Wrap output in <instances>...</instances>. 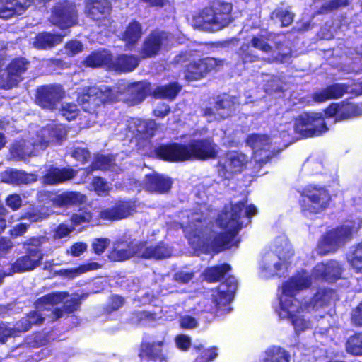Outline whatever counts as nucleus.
<instances>
[{"instance_id":"a878e982","label":"nucleus","mask_w":362,"mask_h":362,"mask_svg":"<svg viewBox=\"0 0 362 362\" xmlns=\"http://www.w3.org/2000/svg\"><path fill=\"white\" fill-rule=\"evenodd\" d=\"M139 56L129 54H120L115 58L111 57L110 71L117 73H128L134 71L139 64Z\"/></svg>"},{"instance_id":"473e14b6","label":"nucleus","mask_w":362,"mask_h":362,"mask_svg":"<svg viewBox=\"0 0 362 362\" xmlns=\"http://www.w3.org/2000/svg\"><path fill=\"white\" fill-rule=\"evenodd\" d=\"M143 35V28L140 22L132 19L122 33V40L125 46L132 49L139 42Z\"/></svg>"},{"instance_id":"864d4df0","label":"nucleus","mask_w":362,"mask_h":362,"mask_svg":"<svg viewBox=\"0 0 362 362\" xmlns=\"http://www.w3.org/2000/svg\"><path fill=\"white\" fill-rule=\"evenodd\" d=\"M93 218L92 213L86 209H80L77 213L71 216V221L74 226H78L83 223H89Z\"/></svg>"},{"instance_id":"1a4fd4ad","label":"nucleus","mask_w":362,"mask_h":362,"mask_svg":"<svg viewBox=\"0 0 362 362\" xmlns=\"http://www.w3.org/2000/svg\"><path fill=\"white\" fill-rule=\"evenodd\" d=\"M296 132L305 138L319 136L328 131L327 123L322 114L303 112L295 119Z\"/></svg>"},{"instance_id":"8fccbe9b","label":"nucleus","mask_w":362,"mask_h":362,"mask_svg":"<svg viewBox=\"0 0 362 362\" xmlns=\"http://www.w3.org/2000/svg\"><path fill=\"white\" fill-rule=\"evenodd\" d=\"M35 46L37 49H45L55 45L54 36L49 33H39L35 40Z\"/></svg>"},{"instance_id":"39448f33","label":"nucleus","mask_w":362,"mask_h":362,"mask_svg":"<svg viewBox=\"0 0 362 362\" xmlns=\"http://www.w3.org/2000/svg\"><path fill=\"white\" fill-rule=\"evenodd\" d=\"M165 333L144 334L139 344L138 356L141 361L151 362H167L165 351L167 345Z\"/></svg>"},{"instance_id":"58836bf2","label":"nucleus","mask_w":362,"mask_h":362,"mask_svg":"<svg viewBox=\"0 0 362 362\" xmlns=\"http://www.w3.org/2000/svg\"><path fill=\"white\" fill-rule=\"evenodd\" d=\"M236 54L238 61L242 64H252L260 60L259 54L252 49V46L250 42L243 43L236 50Z\"/></svg>"},{"instance_id":"72a5a7b5","label":"nucleus","mask_w":362,"mask_h":362,"mask_svg":"<svg viewBox=\"0 0 362 362\" xmlns=\"http://www.w3.org/2000/svg\"><path fill=\"white\" fill-rule=\"evenodd\" d=\"M182 89V86L177 81L156 86L151 92V95L156 99H163L168 101L175 100Z\"/></svg>"},{"instance_id":"c9c22d12","label":"nucleus","mask_w":362,"mask_h":362,"mask_svg":"<svg viewBox=\"0 0 362 362\" xmlns=\"http://www.w3.org/2000/svg\"><path fill=\"white\" fill-rule=\"evenodd\" d=\"M49 215L50 210L48 207L44 206H32L22 212L18 219L28 220L30 223H33L42 221L47 218Z\"/></svg>"},{"instance_id":"69168bd1","label":"nucleus","mask_w":362,"mask_h":362,"mask_svg":"<svg viewBox=\"0 0 362 362\" xmlns=\"http://www.w3.org/2000/svg\"><path fill=\"white\" fill-rule=\"evenodd\" d=\"M64 48L69 56H74L83 50V44L77 40H71L66 42Z\"/></svg>"},{"instance_id":"e2e57ef3","label":"nucleus","mask_w":362,"mask_h":362,"mask_svg":"<svg viewBox=\"0 0 362 362\" xmlns=\"http://www.w3.org/2000/svg\"><path fill=\"white\" fill-rule=\"evenodd\" d=\"M5 203L12 211L18 210L23 205L21 196L16 193L8 195L5 199Z\"/></svg>"},{"instance_id":"7c9ffc66","label":"nucleus","mask_w":362,"mask_h":362,"mask_svg":"<svg viewBox=\"0 0 362 362\" xmlns=\"http://www.w3.org/2000/svg\"><path fill=\"white\" fill-rule=\"evenodd\" d=\"M45 318L40 313L35 310L30 311L16 322L13 327H11L12 332H13V337H17L20 333L29 331L33 325L42 324Z\"/></svg>"},{"instance_id":"4be33fe9","label":"nucleus","mask_w":362,"mask_h":362,"mask_svg":"<svg viewBox=\"0 0 362 362\" xmlns=\"http://www.w3.org/2000/svg\"><path fill=\"white\" fill-rule=\"evenodd\" d=\"M305 280L301 277H291L283 283L282 293L284 297L279 298V308L281 309V303H286L287 307H293L296 301V294L302 289L307 288Z\"/></svg>"},{"instance_id":"338daca9","label":"nucleus","mask_w":362,"mask_h":362,"mask_svg":"<svg viewBox=\"0 0 362 362\" xmlns=\"http://www.w3.org/2000/svg\"><path fill=\"white\" fill-rule=\"evenodd\" d=\"M8 181L14 184L25 183L27 174L22 170H11L8 173Z\"/></svg>"},{"instance_id":"393cba45","label":"nucleus","mask_w":362,"mask_h":362,"mask_svg":"<svg viewBox=\"0 0 362 362\" xmlns=\"http://www.w3.org/2000/svg\"><path fill=\"white\" fill-rule=\"evenodd\" d=\"M42 195L53 202L54 206L59 207L78 205L85 202L86 196L79 192L68 191L54 197L53 193L49 191L44 192Z\"/></svg>"},{"instance_id":"423d86ee","label":"nucleus","mask_w":362,"mask_h":362,"mask_svg":"<svg viewBox=\"0 0 362 362\" xmlns=\"http://www.w3.org/2000/svg\"><path fill=\"white\" fill-rule=\"evenodd\" d=\"M233 4L221 0L214 1L209 8L201 13V23L203 26L216 27L221 30L233 22Z\"/></svg>"},{"instance_id":"6e6d98bb","label":"nucleus","mask_w":362,"mask_h":362,"mask_svg":"<svg viewBox=\"0 0 362 362\" xmlns=\"http://www.w3.org/2000/svg\"><path fill=\"white\" fill-rule=\"evenodd\" d=\"M349 4L348 0H331L329 2L322 5L318 11L317 14L328 13L334 10L346 6Z\"/></svg>"},{"instance_id":"09e8293b","label":"nucleus","mask_w":362,"mask_h":362,"mask_svg":"<svg viewBox=\"0 0 362 362\" xmlns=\"http://www.w3.org/2000/svg\"><path fill=\"white\" fill-rule=\"evenodd\" d=\"M348 262L356 273L362 274V244L356 247Z\"/></svg>"},{"instance_id":"c85d7f7f","label":"nucleus","mask_w":362,"mask_h":362,"mask_svg":"<svg viewBox=\"0 0 362 362\" xmlns=\"http://www.w3.org/2000/svg\"><path fill=\"white\" fill-rule=\"evenodd\" d=\"M344 269L342 265L337 260L331 259L326 263L317 265V274L325 281L334 283L340 279Z\"/></svg>"},{"instance_id":"2eb2a0df","label":"nucleus","mask_w":362,"mask_h":362,"mask_svg":"<svg viewBox=\"0 0 362 362\" xmlns=\"http://www.w3.org/2000/svg\"><path fill=\"white\" fill-rule=\"evenodd\" d=\"M139 242L119 238L113 243L107 258L112 262H123L132 257L139 258Z\"/></svg>"},{"instance_id":"4468645a","label":"nucleus","mask_w":362,"mask_h":362,"mask_svg":"<svg viewBox=\"0 0 362 362\" xmlns=\"http://www.w3.org/2000/svg\"><path fill=\"white\" fill-rule=\"evenodd\" d=\"M64 93L61 86L48 84L38 86L36 89L35 100L43 109L53 110L62 100Z\"/></svg>"},{"instance_id":"6e6552de","label":"nucleus","mask_w":362,"mask_h":362,"mask_svg":"<svg viewBox=\"0 0 362 362\" xmlns=\"http://www.w3.org/2000/svg\"><path fill=\"white\" fill-rule=\"evenodd\" d=\"M185 154L186 161L216 159L218 146L211 137L193 139L185 144Z\"/></svg>"},{"instance_id":"c03bdc74","label":"nucleus","mask_w":362,"mask_h":362,"mask_svg":"<svg viewBox=\"0 0 362 362\" xmlns=\"http://www.w3.org/2000/svg\"><path fill=\"white\" fill-rule=\"evenodd\" d=\"M346 351L352 356H362V332H355L346 340Z\"/></svg>"},{"instance_id":"bf43d9fd","label":"nucleus","mask_w":362,"mask_h":362,"mask_svg":"<svg viewBox=\"0 0 362 362\" xmlns=\"http://www.w3.org/2000/svg\"><path fill=\"white\" fill-rule=\"evenodd\" d=\"M87 297V294H82L76 298H71L64 302L63 305L64 313L71 314L78 310L81 305V300Z\"/></svg>"},{"instance_id":"6ab92c4d","label":"nucleus","mask_w":362,"mask_h":362,"mask_svg":"<svg viewBox=\"0 0 362 362\" xmlns=\"http://www.w3.org/2000/svg\"><path fill=\"white\" fill-rule=\"evenodd\" d=\"M173 183L171 177L153 172L145 175L144 188L151 193L166 194L170 191Z\"/></svg>"},{"instance_id":"b1692460","label":"nucleus","mask_w":362,"mask_h":362,"mask_svg":"<svg viewBox=\"0 0 362 362\" xmlns=\"http://www.w3.org/2000/svg\"><path fill=\"white\" fill-rule=\"evenodd\" d=\"M348 89L349 85L346 83H332L313 93L312 98L315 102L319 103L339 99L348 93Z\"/></svg>"},{"instance_id":"f03ea898","label":"nucleus","mask_w":362,"mask_h":362,"mask_svg":"<svg viewBox=\"0 0 362 362\" xmlns=\"http://www.w3.org/2000/svg\"><path fill=\"white\" fill-rule=\"evenodd\" d=\"M48 240L44 235L33 236L22 243L23 255L11 265L8 274L31 272L39 267L44 258L42 245Z\"/></svg>"},{"instance_id":"ddd939ff","label":"nucleus","mask_w":362,"mask_h":362,"mask_svg":"<svg viewBox=\"0 0 362 362\" xmlns=\"http://www.w3.org/2000/svg\"><path fill=\"white\" fill-rule=\"evenodd\" d=\"M327 118L335 117L337 121H343L362 115V103H354L346 100L333 103L324 110Z\"/></svg>"},{"instance_id":"dca6fc26","label":"nucleus","mask_w":362,"mask_h":362,"mask_svg":"<svg viewBox=\"0 0 362 362\" xmlns=\"http://www.w3.org/2000/svg\"><path fill=\"white\" fill-rule=\"evenodd\" d=\"M238 288V281L233 276H227L212 294V300L217 310L226 307L232 300Z\"/></svg>"},{"instance_id":"2f4dec72","label":"nucleus","mask_w":362,"mask_h":362,"mask_svg":"<svg viewBox=\"0 0 362 362\" xmlns=\"http://www.w3.org/2000/svg\"><path fill=\"white\" fill-rule=\"evenodd\" d=\"M33 3V0H0V18H8L15 13H22Z\"/></svg>"},{"instance_id":"f3484780","label":"nucleus","mask_w":362,"mask_h":362,"mask_svg":"<svg viewBox=\"0 0 362 362\" xmlns=\"http://www.w3.org/2000/svg\"><path fill=\"white\" fill-rule=\"evenodd\" d=\"M154 157L168 163H182L186 161L185 144L168 142L158 145L153 149Z\"/></svg>"},{"instance_id":"4d7b16f0","label":"nucleus","mask_w":362,"mask_h":362,"mask_svg":"<svg viewBox=\"0 0 362 362\" xmlns=\"http://www.w3.org/2000/svg\"><path fill=\"white\" fill-rule=\"evenodd\" d=\"M125 303V298L118 294H112L109 297L108 302L105 307V310L111 313L112 312L118 310Z\"/></svg>"},{"instance_id":"e433bc0d","label":"nucleus","mask_w":362,"mask_h":362,"mask_svg":"<svg viewBox=\"0 0 362 362\" xmlns=\"http://www.w3.org/2000/svg\"><path fill=\"white\" fill-rule=\"evenodd\" d=\"M334 293V291L332 289H318L313 295L310 300V305L312 306L313 309L318 310L321 308L329 305Z\"/></svg>"},{"instance_id":"5701e85b","label":"nucleus","mask_w":362,"mask_h":362,"mask_svg":"<svg viewBox=\"0 0 362 362\" xmlns=\"http://www.w3.org/2000/svg\"><path fill=\"white\" fill-rule=\"evenodd\" d=\"M139 258L163 259L170 257L171 252L163 242L148 245L147 241H139Z\"/></svg>"},{"instance_id":"bb28decb","label":"nucleus","mask_w":362,"mask_h":362,"mask_svg":"<svg viewBox=\"0 0 362 362\" xmlns=\"http://www.w3.org/2000/svg\"><path fill=\"white\" fill-rule=\"evenodd\" d=\"M112 54L110 50L100 48L92 51L82 62L85 67L97 69L104 67L110 71Z\"/></svg>"},{"instance_id":"9d476101","label":"nucleus","mask_w":362,"mask_h":362,"mask_svg":"<svg viewBox=\"0 0 362 362\" xmlns=\"http://www.w3.org/2000/svg\"><path fill=\"white\" fill-rule=\"evenodd\" d=\"M51 23L61 30L68 29L78 22V13L75 3L62 0L54 4L49 18Z\"/></svg>"},{"instance_id":"3c124183","label":"nucleus","mask_w":362,"mask_h":362,"mask_svg":"<svg viewBox=\"0 0 362 362\" xmlns=\"http://www.w3.org/2000/svg\"><path fill=\"white\" fill-rule=\"evenodd\" d=\"M268 140L269 137L267 135L252 133L247 136L245 141L252 149H256L265 145Z\"/></svg>"},{"instance_id":"680f3d73","label":"nucleus","mask_w":362,"mask_h":362,"mask_svg":"<svg viewBox=\"0 0 362 362\" xmlns=\"http://www.w3.org/2000/svg\"><path fill=\"white\" fill-rule=\"evenodd\" d=\"M49 134L57 141H62L66 139L67 131L64 125L54 124L49 129Z\"/></svg>"},{"instance_id":"5fc2aeb1","label":"nucleus","mask_w":362,"mask_h":362,"mask_svg":"<svg viewBox=\"0 0 362 362\" xmlns=\"http://www.w3.org/2000/svg\"><path fill=\"white\" fill-rule=\"evenodd\" d=\"M112 165V159L106 155L96 156L90 167L92 170H108Z\"/></svg>"},{"instance_id":"79ce46f5","label":"nucleus","mask_w":362,"mask_h":362,"mask_svg":"<svg viewBox=\"0 0 362 362\" xmlns=\"http://www.w3.org/2000/svg\"><path fill=\"white\" fill-rule=\"evenodd\" d=\"M150 86L149 83H143L141 81L133 83L129 87L132 100L136 103L144 101L148 95Z\"/></svg>"},{"instance_id":"a18cd8bd","label":"nucleus","mask_w":362,"mask_h":362,"mask_svg":"<svg viewBox=\"0 0 362 362\" xmlns=\"http://www.w3.org/2000/svg\"><path fill=\"white\" fill-rule=\"evenodd\" d=\"M100 267L97 262H91L87 264L81 265L77 268L70 269H61L57 274L61 276H66L71 279L76 277V276L86 272L90 270H94Z\"/></svg>"},{"instance_id":"f8f14e48","label":"nucleus","mask_w":362,"mask_h":362,"mask_svg":"<svg viewBox=\"0 0 362 362\" xmlns=\"http://www.w3.org/2000/svg\"><path fill=\"white\" fill-rule=\"evenodd\" d=\"M169 42V33L159 28H155L146 36L139 50L141 59L153 58L158 56Z\"/></svg>"},{"instance_id":"f704fd0d","label":"nucleus","mask_w":362,"mask_h":362,"mask_svg":"<svg viewBox=\"0 0 362 362\" xmlns=\"http://www.w3.org/2000/svg\"><path fill=\"white\" fill-rule=\"evenodd\" d=\"M292 307H287V304L281 303V309H278L276 312L279 316L282 318H289L294 327L295 332L299 334L309 328V321L306 320L303 316L293 313L291 310Z\"/></svg>"},{"instance_id":"7ed1b4c3","label":"nucleus","mask_w":362,"mask_h":362,"mask_svg":"<svg viewBox=\"0 0 362 362\" xmlns=\"http://www.w3.org/2000/svg\"><path fill=\"white\" fill-rule=\"evenodd\" d=\"M299 205L301 213L305 216L316 215L327 210L332 201V195L325 185L308 184L300 192Z\"/></svg>"},{"instance_id":"a19ab883","label":"nucleus","mask_w":362,"mask_h":362,"mask_svg":"<svg viewBox=\"0 0 362 362\" xmlns=\"http://www.w3.org/2000/svg\"><path fill=\"white\" fill-rule=\"evenodd\" d=\"M230 270L231 266L227 263H223L206 268L205 276L209 282H217Z\"/></svg>"},{"instance_id":"ea45409f","label":"nucleus","mask_w":362,"mask_h":362,"mask_svg":"<svg viewBox=\"0 0 362 362\" xmlns=\"http://www.w3.org/2000/svg\"><path fill=\"white\" fill-rule=\"evenodd\" d=\"M290 354L279 346L269 347L265 351L264 362H289Z\"/></svg>"},{"instance_id":"de8ad7c7","label":"nucleus","mask_w":362,"mask_h":362,"mask_svg":"<svg viewBox=\"0 0 362 362\" xmlns=\"http://www.w3.org/2000/svg\"><path fill=\"white\" fill-rule=\"evenodd\" d=\"M272 17L279 19L281 27H287L293 22L294 14L282 8H277L272 11Z\"/></svg>"},{"instance_id":"c756f323","label":"nucleus","mask_w":362,"mask_h":362,"mask_svg":"<svg viewBox=\"0 0 362 362\" xmlns=\"http://www.w3.org/2000/svg\"><path fill=\"white\" fill-rule=\"evenodd\" d=\"M76 172L71 168L50 167L43 176L44 181L47 185H57L73 179Z\"/></svg>"},{"instance_id":"9b49d317","label":"nucleus","mask_w":362,"mask_h":362,"mask_svg":"<svg viewBox=\"0 0 362 362\" xmlns=\"http://www.w3.org/2000/svg\"><path fill=\"white\" fill-rule=\"evenodd\" d=\"M351 235V229L345 226H337L326 231L317 243L318 255L324 256L335 252L340 244L344 243Z\"/></svg>"},{"instance_id":"4c0bfd02","label":"nucleus","mask_w":362,"mask_h":362,"mask_svg":"<svg viewBox=\"0 0 362 362\" xmlns=\"http://www.w3.org/2000/svg\"><path fill=\"white\" fill-rule=\"evenodd\" d=\"M275 35L272 33H266L264 34H258L252 36L250 43L252 47L260 50L264 53H270L273 51L269 42L273 41Z\"/></svg>"},{"instance_id":"774afa93","label":"nucleus","mask_w":362,"mask_h":362,"mask_svg":"<svg viewBox=\"0 0 362 362\" xmlns=\"http://www.w3.org/2000/svg\"><path fill=\"white\" fill-rule=\"evenodd\" d=\"M30 225L21 222L16 224L9 231L11 237L15 238L24 235L28 230Z\"/></svg>"},{"instance_id":"603ef678","label":"nucleus","mask_w":362,"mask_h":362,"mask_svg":"<svg viewBox=\"0 0 362 362\" xmlns=\"http://www.w3.org/2000/svg\"><path fill=\"white\" fill-rule=\"evenodd\" d=\"M94 191L99 196H106L109 194L111 187L108 182L102 177L95 176L91 182Z\"/></svg>"},{"instance_id":"20e7f679","label":"nucleus","mask_w":362,"mask_h":362,"mask_svg":"<svg viewBox=\"0 0 362 362\" xmlns=\"http://www.w3.org/2000/svg\"><path fill=\"white\" fill-rule=\"evenodd\" d=\"M182 74L187 81H197L217 71L223 66L224 61L213 57H196L189 54L184 60Z\"/></svg>"},{"instance_id":"f257e3e1","label":"nucleus","mask_w":362,"mask_h":362,"mask_svg":"<svg viewBox=\"0 0 362 362\" xmlns=\"http://www.w3.org/2000/svg\"><path fill=\"white\" fill-rule=\"evenodd\" d=\"M247 199L240 200L231 206L230 211H223L217 218L220 228L227 230L225 232H213L206 238V248L217 254L238 247L239 240H235L238 231L242 228L241 214L244 209Z\"/></svg>"},{"instance_id":"49530a36","label":"nucleus","mask_w":362,"mask_h":362,"mask_svg":"<svg viewBox=\"0 0 362 362\" xmlns=\"http://www.w3.org/2000/svg\"><path fill=\"white\" fill-rule=\"evenodd\" d=\"M60 300L61 293H50L37 298L35 306L39 310H45L49 309V306L56 305Z\"/></svg>"},{"instance_id":"cd10ccee","label":"nucleus","mask_w":362,"mask_h":362,"mask_svg":"<svg viewBox=\"0 0 362 362\" xmlns=\"http://www.w3.org/2000/svg\"><path fill=\"white\" fill-rule=\"evenodd\" d=\"M158 127V124L153 119H139L135 124L134 137L138 143H150Z\"/></svg>"},{"instance_id":"0e129e2a","label":"nucleus","mask_w":362,"mask_h":362,"mask_svg":"<svg viewBox=\"0 0 362 362\" xmlns=\"http://www.w3.org/2000/svg\"><path fill=\"white\" fill-rule=\"evenodd\" d=\"M61 113L66 120H73L78 115L77 106L75 104L66 103L65 105L62 106L61 109Z\"/></svg>"},{"instance_id":"a211bd4d","label":"nucleus","mask_w":362,"mask_h":362,"mask_svg":"<svg viewBox=\"0 0 362 362\" xmlns=\"http://www.w3.org/2000/svg\"><path fill=\"white\" fill-rule=\"evenodd\" d=\"M80 101L86 108H95L105 103H113L117 98L110 88H105L104 90L92 88L81 96Z\"/></svg>"},{"instance_id":"aec40b11","label":"nucleus","mask_w":362,"mask_h":362,"mask_svg":"<svg viewBox=\"0 0 362 362\" xmlns=\"http://www.w3.org/2000/svg\"><path fill=\"white\" fill-rule=\"evenodd\" d=\"M134 209V206L130 201L119 200L110 207L102 209L99 217L103 220L119 221L131 216Z\"/></svg>"},{"instance_id":"412c9836","label":"nucleus","mask_w":362,"mask_h":362,"mask_svg":"<svg viewBox=\"0 0 362 362\" xmlns=\"http://www.w3.org/2000/svg\"><path fill=\"white\" fill-rule=\"evenodd\" d=\"M84 8L88 18L101 22L108 18L112 5L109 0H85Z\"/></svg>"},{"instance_id":"0eeeda50","label":"nucleus","mask_w":362,"mask_h":362,"mask_svg":"<svg viewBox=\"0 0 362 362\" xmlns=\"http://www.w3.org/2000/svg\"><path fill=\"white\" fill-rule=\"evenodd\" d=\"M249 156L240 150L226 151L217 163L218 171L226 179L241 174L247 168Z\"/></svg>"},{"instance_id":"052dcab7","label":"nucleus","mask_w":362,"mask_h":362,"mask_svg":"<svg viewBox=\"0 0 362 362\" xmlns=\"http://www.w3.org/2000/svg\"><path fill=\"white\" fill-rule=\"evenodd\" d=\"M110 242L107 238H95L91 244L93 252L98 255H102L108 247Z\"/></svg>"},{"instance_id":"13d9d810","label":"nucleus","mask_w":362,"mask_h":362,"mask_svg":"<svg viewBox=\"0 0 362 362\" xmlns=\"http://www.w3.org/2000/svg\"><path fill=\"white\" fill-rule=\"evenodd\" d=\"M131 318L136 323L152 321L156 319V313L149 310H135L132 313Z\"/></svg>"},{"instance_id":"37998d69","label":"nucleus","mask_w":362,"mask_h":362,"mask_svg":"<svg viewBox=\"0 0 362 362\" xmlns=\"http://www.w3.org/2000/svg\"><path fill=\"white\" fill-rule=\"evenodd\" d=\"M232 106L230 99L221 95L217 96L214 103V110L221 119H225L231 115Z\"/></svg>"}]
</instances>
